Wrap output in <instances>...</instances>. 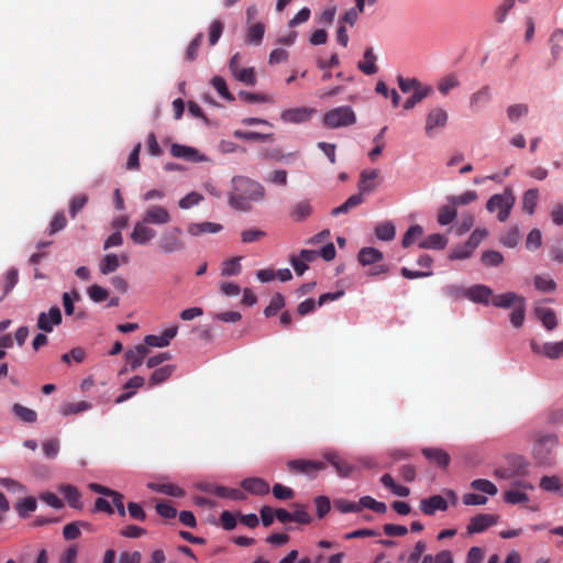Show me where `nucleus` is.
Returning <instances> with one entry per match:
<instances>
[{"label": "nucleus", "mask_w": 563, "mask_h": 563, "mask_svg": "<svg viewBox=\"0 0 563 563\" xmlns=\"http://www.w3.org/2000/svg\"><path fill=\"white\" fill-rule=\"evenodd\" d=\"M234 192L229 198L232 208L240 211L251 209V202L260 201L264 198L265 190L263 186L246 177H235L233 179Z\"/></svg>", "instance_id": "1"}, {"label": "nucleus", "mask_w": 563, "mask_h": 563, "mask_svg": "<svg viewBox=\"0 0 563 563\" xmlns=\"http://www.w3.org/2000/svg\"><path fill=\"white\" fill-rule=\"evenodd\" d=\"M558 445V437L554 433L538 432L534 434L532 453L539 463L549 461Z\"/></svg>", "instance_id": "2"}, {"label": "nucleus", "mask_w": 563, "mask_h": 563, "mask_svg": "<svg viewBox=\"0 0 563 563\" xmlns=\"http://www.w3.org/2000/svg\"><path fill=\"white\" fill-rule=\"evenodd\" d=\"M515 200L512 191L506 189L503 194L492 196L486 203V208L489 212L497 211L498 220L504 222L508 219Z\"/></svg>", "instance_id": "3"}, {"label": "nucleus", "mask_w": 563, "mask_h": 563, "mask_svg": "<svg viewBox=\"0 0 563 563\" xmlns=\"http://www.w3.org/2000/svg\"><path fill=\"white\" fill-rule=\"evenodd\" d=\"M355 122L356 115L350 107L334 108L323 115V123L331 129L352 125Z\"/></svg>", "instance_id": "4"}, {"label": "nucleus", "mask_w": 563, "mask_h": 563, "mask_svg": "<svg viewBox=\"0 0 563 563\" xmlns=\"http://www.w3.org/2000/svg\"><path fill=\"white\" fill-rule=\"evenodd\" d=\"M181 230L179 228H173L170 231H166L162 234L159 240V247L165 253H173L184 249V243L179 239Z\"/></svg>", "instance_id": "5"}, {"label": "nucleus", "mask_w": 563, "mask_h": 563, "mask_svg": "<svg viewBox=\"0 0 563 563\" xmlns=\"http://www.w3.org/2000/svg\"><path fill=\"white\" fill-rule=\"evenodd\" d=\"M155 230L152 229L148 223L141 219L134 224L133 231L131 233V239L136 244H147L155 238Z\"/></svg>", "instance_id": "6"}, {"label": "nucleus", "mask_w": 563, "mask_h": 563, "mask_svg": "<svg viewBox=\"0 0 563 563\" xmlns=\"http://www.w3.org/2000/svg\"><path fill=\"white\" fill-rule=\"evenodd\" d=\"M62 322V312L57 306L52 307L48 312H41L37 318L38 329L45 332H52L53 325Z\"/></svg>", "instance_id": "7"}, {"label": "nucleus", "mask_w": 563, "mask_h": 563, "mask_svg": "<svg viewBox=\"0 0 563 563\" xmlns=\"http://www.w3.org/2000/svg\"><path fill=\"white\" fill-rule=\"evenodd\" d=\"M142 220L148 224L163 225L170 222L172 217L166 208L162 206H152L145 211Z\"/></svg>", "instance_id": "8"}, {"label": "nucleus", "mask_w": 563, "mask_h": 563, "mask_svg": "<svg viewBox=\"0 0 563 563\" xmlns=\"http://www.w3.org/2000/svg\"><path fill=\"white\" fill-rule=\"evenodd\" d=\"M493 289L485 285H474L467 288L466 298L475 303L489 305L493 298Z\"/></svg>", "instance_id": "9"}, {"label": "nucleus", "mask_w": 563, "mask_h": 563, "mask_svg": "<svg viewBox=\"0 0 563 563\" xmlns=\"http://www.w3.org/2000/svg\"><path fill=\"white\" fill-rule=\"evenodd\" d=\"M420 509L424 515L432 516L438 510L445 511L448 501L441 495H433L420 501Z\"/></svg>", "instance_id": "10"}, {"label": "nucleus", "mask_w": 563, "mask_h": 563, "mask_svg": "<svg viewBox=\"0 0 563 563\" xmlns=\"http://www.w3.org/2000/svg\"><path fill=\"white\" fill-rule=\"evenodd\" d=\"M287 465L291 471L306 474L316 473L325 468V464L323 462L312 460H291Z\"/></svg>", "instance_id": "11"}, {"label": "nucleus", "mask_w": 563, "mask_h": 563, "mask_svg": "<svg viewBox=\"0 0 563 563\" xmlns=\"http://www.w3.org/2000/svg\"><path fill=\"white\" fill-rule=\"evenodd\" d=\"M421 453L428 461L442 468L448 467L451 461L448 452L440 448H423Z\"/></svg>", "instance_id": "12"}, {"label": "nucleus", "mask_w": 563, "mask_h": 563, "mask_svg": "<svg viewBox=\"0 0 563 563\" xmlns=\"http://www.w3.org/2000/svg\"><path fill=\"white\" fill-rule=\"evenodd\" d=\"M448 121V112L441 108L431 110L426 120V132L428 135L432 134L435 128H443Z\"/></svg>", "instance_id": "13"}, {"label": "nucleus", "mask_w": 563, "mask_h": 563, "mask_svg": "<svg viewBox=\"0 0 563 563\" xmlns=\"http://www.w3.org/2000/svg\"><path fill=\"white\" fill-rule=\"evenodd\" d=\"M150 350L144 344H139L131 350H128L124 354L126 362L130 364L131 369L135 371L139 368L144 358L148 355Z\"/></svg>", "instance_id": "14"}, {"label": "nucleus", "mask_w": 563, "mask_h": 563, "mask_svg": "<svg viewBox=\"0 0 563 563\" xmlns=\"http://www.w3.org/2000/svg\"><path fill=\"white\" fill-rule=\"evenodd\" d=\"M497 522V517L494 515L482 514L473 517L467 526L470 533L482 532L488 527Z\"/></svg>", "instance_id": "15"}, {"label": "nucleus", "mask_w": 563, "mask_h": 563, "mask_svg": "<svg viewBox=\"0 0 563 563\" xmlns=\"http://www.w3.org/2000/svg\"><path fill=\"white\" fill-rule=\"evenodd\" d=\"M170 153L175 157L184 158L191 162L205 161V157L200 155L196 148L186 145L173 144L170 147Z\"/></svg>", "instance_id": "16"}, {"label": "nucleus", "mask_w": 563, "mask_h": 563, "mask_svg": "<svg viewBox=\"0 0 563 563\" xmlns=\"http://www.w3.org/2000/svg\"><path fill=\"white\" fill-rule=\"evenodd\" d=\"M550 55L553 60L563 58V29H555L549 38Z\"/></svg>", "instance_id": "17"}, {"label": "nucleus", "mask_w": 563, "mask_h": 563, "mask_svg": "<svg viewBox=\"0 0 563 563\" xmlns=\"http://www.w3.org/2000/svg\"><path fill=\"white\" fill-rule=\"evenodd\" d=\"M534 313L547 330L551 331L558 327L556 313L551 308L538 306Z\"/></svg>", "instance_id": "18"}, {"label": "nucleus", "mask_w": 563, "mask_h": 563, "mask_svg": "<svg viewBox=\"0 0 563 563\" xmlns=\"http://www.w3.org/2000/svg\"><path fill=\"white\" fill-rule=\"evenodd\" d=\"M324 459L331 463L338 474L342 477H349L354 471V466L349 462L341 460L335 452L325 453Z\"/></svg>", "instance_id": "19"}, {"label": "nucleus", "mask_w": 563, "mask_h": 563, "mask_svg": "<svg viewBox=\"0 0 563 563\" xmlns=\"http://www.w3.org/2000/svg\"><path fill=\"white\" fill-rule=\"evenodd\" d=\"M312 110L308 108L287 109L282 112V119L289 123H301L310 119Z\"/></svg>", "instance_id": "20"}, {"label": "nucleus", "mask_w": 563, "mask_h": 563, "mask_svg": "<svg viewBox=\"0 0 563 563\" xmlns=\"http://www.w3.org/2000/svg\"><path fill=\"white\" fill-rule=\"evenodd\" d=\"M522 299L525 298L516 292L508 291L496 296L493 295L492 303L497 308H514L518 302H521Z\"/></svg>", "instance_id": "21"}, {"label": "nucleus", "mask_w": 563, "mask_h": 563, "mask_svg": "<svg viewBox=\"0 0 563 563\" xmlns=\"http://www.w3.org/2000/svg\"><path fill=\"white\" fill-rule=\"evenodd\" d=\"M242 487L254 495H266L269 492V485L258 477L245 478L241 483Z\"/></svg>", "instance_id": "22"}, {"label": "nucleus", "mask_w": 563, "mask_h": 563, "mask_svg": "<svg viewBox=\"0 0 563 563\" xmlns=\"http://www.w3.org/2000/svg\"><path fill=\"white\" fill-rule=\"evenodd\" d=\"M147 487L154 492H158L168 496L183 497L185 490L173 483H148Z\"/></svg>", "instance_id": "23"}, {"label": "nucleus", "mask_w": 563, "mask_h": 563, "mask_svg": "<svg viewBox=\"0 0 563 563\" xmlns=\"http://www.w3.org/2000/svg\"><path fill=\"white\" fill-rule=\"evenodd\" d=\"M222 230V225L213 222H201V223H191L188 227L189 234L194 236L201 235L203 233H218Z\"/></svg>", "instance_id": "24"}, {"label": "nucleus", "mask_w": 563, "mask_h": 563, "mask_svg": "<svg viewBox=\"0 0 563 563\" xmlns=\"http://www.w3.org/2000/svg\"><path fill=\"white\" fill-rule=\"evenodd\" d=\"M91 408V404L86 400L80 401H68L60 406V412L63 416L78 415L87 411Z\"/></svg>", "instance_id": "25"}, {"label": "nucleus", "mask_w": 563, "mask_h": 563, "mask_svg": "<svg viewBox=\"0 0 563 563\" xmlns=\"http://www.w3.org/2000/svg\"><path fill=\"white\" fill-rule=\"evenodd\" d=\"M378 177L376 169L363 170L358 183V190L363 194L371 192L375 189L374 180Z\"/></svg>", "instance_id": "26"}, {"label": "nucleus", "mask_w": 563, "mask_h": 563, "mask_svg": "<svg viewBox=\"0 0 563 563\" xmlns=\"http://www.w3.org/2000/svg\"><path fill=\"white\" fill-rule=\"evenodd\" d=\"M174 371V365H165L155 369L148 379L150 386L153 387L163 384L173 375Z\"/></svg>", "instance_id": "27"}, {"label": "nucleus", "mask_w": 563, "mask_h": 563, "mask_svg": "<svg viewBox=\"0 0 563 563\" xmlns=\"http://www.w3.org/2000/svg\"><path fill=\"white\" fill-rule=\"evenodd\" d=\"M383 260V253L374 247H363L358 252V261L366 266Z\"/></svg>", "instance_id": "28"}, {"label": "nucleus", "mask_w": 563, "mask_h": 563, "mask_svg": "<svg viewBox=\"0 0 563 563\" xmlns=\"http://www.w3.org/2000/svg\"><path fill=\"white\" fill-rule=\"evenodd\" d=\"M376 56L373 48L369 47L364 53V58L358 63V68L366 75H373L377 71Z\"/></svg>", "instance_id": "29"}, {"label": "nucleus", "mask_w": 563, "mask_h": 563, "mask_svg": "<svg viewBox=\"0 0 563 563\" xmlns=\"http://www.w3.org/2000/svg\"><path fill=\"white\" fill-rule=\"evenodd\" d=\"M448 240L440 233H433L420 242V249L442 250L446 246Z\"/></svg>", "instance_id": "30"}, {"label": "nucleus", "mask_w": 563, "mask_h": 563, "mask_svg": "<svg viewBox=\"0 0 563 563\" xmlns=\"http://www.w3.org/2000/svg\"><path fill=\"white\" fill-rule=\"evenodd\" d=\"M539 199L538 189H529L523 194L522 197V209L528 214H533L536 206Z\"/></svg>", "instance_id": "31"}, {"label": "nucleus", "mask_w": 563, "mask_h": 563, "mask_svg": "<svg viewBox=\"0 0 563 563\" xmlns=\"http://www.w3.org/2000/svg\"><path fill=\"white\" fill-rule=\"evenodd\" d=\"M58 490L64 495V497L68 500L69 505L74 508H80L81 505L79 503V493L75 486L65 484L60 485Z\"/></svg>", "instance_id": "32"}, {"label": "nucleus", "mask_w": 563, "mask_h": 563, "mask_svg": "<svg viewBox=\"0 0 563 563\" xmlns=\"http://www.w3.org/2000/svg\"><path fill=\"white\" fill-rule=\"evenodd\" d=\"M542 354L550 360L563 356V340L561 342H549L542 345Z\"/></svg>", "instance_id": "33"}, {"label": "nucleus", "mask_w": 563, "mask_h": 563, "mask_svg": "<svg viewBox=\"0 0 563 563\" xmlns=\"http://www.w3.org/2000/svg\"><path fill=\"white\" fill-rule=\"evenodd\" d=\"M375 234L382 241H391L396 234L395 225L391 222L379 223L375 229Z\"/></svg>", "instance_id": "34"}, {"label": "nucleus", "mask_w": 563, "mask_h": 563, "mask_svg": "<svg viewBox=\"0 0 563 563\" xmlns=\"http://www.w3.org/2000/svg\"><path fill=\"white\" fill-rule=\"evenodd\" d=\"M534 286L542 292H554L556 289V283L549 276L537 275L534 277Z\"/></svg>", "instance_id": "35"}, {"label": "nucleus", "mask_w": 563, "mask_h": 563, "mask_svg": "<svg viewBox=\"0 0 563 563\" xmlns=\"http://www.w3.org/2000/svg\"><path fill=\"white\" fill-rule=\"evenodd\" d=\"M504 500L510 505L527 504L529 501V497L525 492L511 488L505 492Z\"/></svg>", "instance_id": "36"}, {"label": "nucleus", "mask_w": 563, "mask_h": 563, "mask_svg": "<svg viewBox=\"0 0 563 563\" xmlns=\"http://www.w3.org/2000/svg\"><path fill=\"white\" fill-rule=\"evenodd\" d=\"M311 210L309 202L300 201L294 207L290 217L294 221L300 222L310 216Z\"/></svg>", "instance_id": "37"}, {"label": "nucleus", "mask_w": 563, "mask_h": 563, "mask_svg": "<svg viewBox=\"0 0 563 563\" xmlns=\"http://www.w3.org/2000/svg\"><path fill=\"white\" fill-rule=\"evenodd\" d=\"M233 77L238 79L239 81L249 85L254 86L256 84V75L253 67L247 68H240Z\"/></svg>", "instance_id": "38"}, {"label": "nucleus", "mask_w": 563, "mask_h": 563, "mask_svg": "<svg viewBox=\"0 0 563 563\" xmlns=\"http://www.w3.org/2000/svg\"><path fill=\"white\" fill-rule=\"evenodd\" d=\"M265 26L263 23H254L249 26L246 41L249 43L260 44L264 35Z\"/></svg>", "instance_id": "39"}, {"label": "nucleus", "mask_w": 563, "mask_h": 563, "mask_svg": "<svg viewBox=\"0 0 563 563\" xmlns=\"http://www.w3.org/2000/svg\"><path fill=\"white\" fill-rule=\"evenodd\" d=\"M471 487L475 490L483 492L490 496H495L498 492L496 485L488 479H474Z\"/></svg>", "instance_id": "40"}, {"label": "nucleus", "mask_w": 563, "mask_h": 563, "mask_svg": "<svg viewBox=\"0 0 563 563\" xmlns=\"http://www.w3.org/2000/svg\"><path fill=\"white\" fill-rule=\"evenodd\" d=\"M525 310H526V301L522 299L521 302H518L511 313H510V321L515 328H520L523 324L525 321Z\"/></svg>", "instance_id": "41"}, {"label": "nucleus", "mask_w": 563, "mask_h": 563, "mask_svg": "<svg viewBox=\"0 0 563 563\" xmlns=\"http://www.w3.org/2000/svg\"><path fill=\"white\" fill-rule=\"evenodd\" d=\"M430 91V87H417L412 96L404 103V108L406 110L413 108L416 103L420 102L423 98H426Z\"/></svg>", "instance_id": "42"}, {"label": "nucleus", "mask_w": 563, "mask_h": 563, "mask_svg": "<svg viewBox=\"0 0 563 563\" xmlns=\"http://www.w3.org/2000/svg\"><path fill=\"white\" fill-rule=\"evenodd\" d=\"M423 234L422 227L415 224L411 225L407 232L405 233L401 244L404 247H409L417 239L421 238Z\"/></svg>", "instance_id": "43"}, {"label": "nucleus", "mask_w": 563, "mask_h": 563, "mask_svg": "<svg viewBox=\"0 0 563 563\" xmlns=\"http://www.w3.org/2000/svg\"><path fill=\"white\" fill-rule=\"evenodd\" d=\"M13 412L24 422H34L36 420V412L30 408H26L20 404H14L12 407Z\"/></svg>", "instance_id": "44"}, {"label": "nucleus", "mask_w": 563, "mask_h": 563, "mask_svg": "<svg viewBox=\"0 0 563 563\" xmlns=\"http://www.w3.org/2000/svg\"><path fill=\"white\" fill-rule=\"evenodd\" d=\"M456 209L453 206H443L438 213V222L441 225L450 224L456 218Z\"/></svg>", "instance_id": "45"}, {"label": "nucleus", "mask_w": 563, "mask_h": 563, "mask_svg": "<svg viewBox=\"0 0 563 563\" xmlns=\"http://www.w3.org/2000/svg\"><path fill=\"white\" fill-rule=\"evenodd\" d=\"M284 306H285V299L282 296V294L277 292L272 297L271 302L265 308L264 313L266 317H272V316L276 314Z\"/></svg>", "instance_id": "46"}, {"label": "nucleus", "mask_w": 563, "mask_h": 563, "mask_svg": "<svg viewBox=\"0 0 563 563\" xmlns=\"http://www.w3.org/2000/svg\"><path fill=\"white\" fill-rule=\"evenodd\" d=\"M211 84L212 86L216 88V90L219 92V95L229 100V101H233L234 100V97L232 96V93L229 91L228 89V86H227V82L224 80V78L220 77V76H214L212 79H211Z\"/></svg>", "instance_id": "47"}, {"label": "nucleus", "mask_w": 563, "mask_h": 563, "mask_svg": "<svg viewBox=\"0 0 563 563\" xmlns=\"http://www.w3.org/2000/svg\"><path fill=\"white\" fill-rule=\"evenodd\" d=\"M481 261L485 266H499L504 262V256L497 251H485Z\"/></svg>", "instance_id": "48"}, {"label": "nucleus", "mask_w": 563, "mask_h": 563, "mask_svg": "<svg viewBox=\"0 0 563 563\" xmlns=\"http://www.w3.org/2000/svg\"><path fill=\"white\" fill-rule=\"evenodd\" d=\"M119 258L115 254H108L101 262L100 271L107 275L114 272L119 267Z\"/></svg>", "instance_id": "49"}, {"label": "nucleus", "mask_w": 563, "mask_h": 563, "mask_svg": "<svg viewBox=\"0 0 563 563\" xmlns=\"http://www.w3.org/2000/svg\"><path fill=\"white\" fill-rule=\"evenodd\" d=\"M15 508L22 517H26L36 508V500L32 497L24 498L16 503Z\"/></svg>", "instance_id": "50"}, {"label": "nucleus", "mask_w": 563, "mask_h": 563, "mask_svg": "<svg viewBox=\"0 0 563 563\" xmlns=\"http://www.w3.org/2000/svg\"><path fill=\"white\" fill-rule=\"evenodd\" d=\"M528 112H529L528 106L521 104V103L509 106L507 109V115H508L509 120L512 122L518 121L521 117L526 115Z\"/></svg>", "instance_id": "51"}, {"label": "nucleus", "mask_w": 563, "mask_h": 563, "mask_svg": "<svg viewBox=\"0 0 563 563\" xmlns=\"http://www.w3.org/2000/svg\"><path fill=\"white\" fill-rule=\"evenodd\" d=\"M203 199L202 195L199 192L192 191L181 198L178 202L179 208L189 209L194 206H197Z\"/></svg>", "instance_id": "52"}, {"label": "nucleus", "mask_w": 563, "mask_h": 563, "mask_svg": "<svg viewBox=\"0 0 563 563\" xmlns=\"http://www.w3.org/2000/svg\"><path fill=\"white\" fill-rule=\"evenodd\" d=\"M540 487L545 492H558L561 488V481L556 476H543L540 479Z\"/></svg>", "instance_id": "53"}, {"label": "nucleus", "mask_w": 563, "mask_h": 563, "mask_svg": "<svg viewBox=\"0 0 563 563\" xmlns=\"http://www.w3.org/2000/svg\"><path fill=\"white\" fill-rule=\"evenodd\" d=\"M240 261H241V257H233V258L227 260L223 263L222 275L232 276V275L239 274L241 271Z\"/></svg>", "instance_id": "54"}, {"label": "nucleus", "mask_w": 563, "mask_h": 563, "mask_svg": "<svg viewBox=\"0 0 563 563\" xmlns=\"http://www.w3.org/2000/svg\"><path fill=\"white\" fill-rule=\"evenodd\" d=\"M196 488L201 490V492H205V493L214 494V495H217L219 497H222V498H223V495L225 493V487L224 486L217 485V484H213V483H197L196 484Z\"/></svg>", "instance_id": "55"}, {"label": "nucleus", "mask_w": 563, "mask_h": 563, "mask_svg": "<svg viewBox=\"0 0 563 563\" xmlns=\"http://www.w3.org/2000/svg\"><path fill=\"white\" fill-rule=\"evenodd\" d=\"M87 292L90 299H92L96 302L104 301L109 296L108 290L99 285H91L87 289Z\"/></svg>", "instance_id": "56"}, {"label": "nucleus", "mask_w": 563, "mask_h": 563, "mask_svg": "<svg viewBox=\"0 0 563 563\" xmlns=\"http://www.w3.org/2000/svg\"><path fill=\"white\" fill-rule=\"evenodd\" d=\"M360 505L363 507L369 508L379 514L385 512L387 509V507L384 503L377 501L369 496L362 497L360 499Z\"/></svg>", "instance_id": "57"}, {"label": "nucleus", "mask_w": 563, "mask_h": 563, "mask_svg": "<svg viewBox=\"0 0 563 563\" xmlns=\"http://www.w3.org/2000/svg\"><path fill=\"white\" fill-rule=\"evenodd\" d=\"M542 244V235L539 229L531 230L526 240V246L529 250H538Z\"/></svg>", "instance_id": "58"}, {"label": "nucleus", "mask_w": 563, "mask_h": 563, "mask_svg": "<svg viewBox=\"0 0 563 563\" xmlns=\"http://www.w3.org/2000/svg\"><path fill=\"white\" fill-rule=\"evenodd\" d=\"M488 235V231L484 228L476 229L473 231V233L470 235L468 240L466 241L470 249L475 250L479 243Z\"/></svg>", "instance_id": "59"}, {"label": "nucleus", "mask_w": 563, "mask_h": 563, "mask_svg": "<svg viewBox=\"0 0 563 563\" xmlns=\"http://www.w3.org/2000/svg\"><path fill=\"white\" fill-rule=\"evenodd\" d=\"M476 198H477V195L475 191H466L461 196L450 197L449 201L455 208V206H459V205H467V203L474 201Z\"/></svg>", "instance_id": "60"}, {"label": "nucleus", "mask_w": 563, "mask_h": 563, "mask_svg": "<svg viewBox=\"0 0 563 563\" xmlns=\"http://www.w3.org/2000/svg\"><path fill=\"white\" fill-rule=\"evenodd\" d=\"M520 239L517 228H511L505 235L501 236L500 242L508 247H515Z\"/></svg>", "instance_id": "61"}, {"label": "nucleus", "mask_w": 563, "mask_h": 563, "mask_svg": "<svg viewBox=\"0 0 563 563\" xmlns=\"http://www.w3.org/2000/svg\"><path fill=\"white\" fill-rule=\"evenodd\" d=\"M42 446L47 457H55L59 451V441L57 439H48L43 442Z\"/></svg>", "instance_id": "62"}, {"label": "nucleus", "mask_w": 563, "mask_h": 563, "mask_svg": "<svg viewBox=\"0 0 563 563\" xmlns=\"http://www.w3.org/2000/svg\"><path fill=\"white\" fill-rule=\"evenodd\" d=\"M463 504L467 506H479L485 505L487 503V498L482 495H477L474 493L464 494L462 497Z\"/></svg>", "instance_id": "63"}, {"label": "nucleus", "mask_w": 563, "mask_h": 563, "mask_svg": "<svg viewBox=\"0 0 563 563\" xmlns=\"http://www.w3.org/2000/svg\"><path fill=\"white\" fill-rule=\"evenodd\" d=\"M484 550L479 547H473L468 550L466 563H482L484 560Z\"/></svg>", "instance_id": "64"}]
</instances>
